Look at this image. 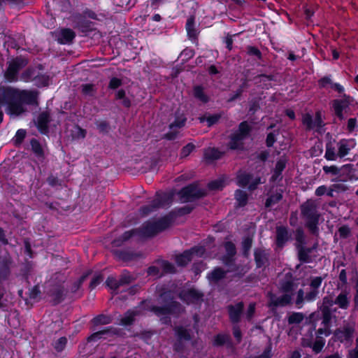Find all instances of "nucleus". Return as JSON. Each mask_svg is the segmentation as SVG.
Here are the masks:
<instances>
[{
	"mask_svg": "<svg viewBox=\"0 0 358 358\" xmlns=\"http://www.w3.org/2000/svg\"><path fill=\"white\" fill-rule=\"evenodd\" d=\"M317 83L320 89L327 88L329 85L331 90L338 94L337 98L331 101L330 107L336 118L341 122L345 120V115L349 114L350 106H354L355 98L345 93L343 85L339 83H334L331 75L323 76L318 80Z\"/></svg>",
	"mask_w": 358,
	"mask_h": 358,
	"instance_id": "1",
	"label": "nucleus"
},
{
	"mask_svg": "<svg viewBox=\"0 0 358 358\" xmlns=\"http://www.w3.org/2000/svg\"><path fill=\"white\" fill-rule=\"evenodd\" d=\"M163 306H150V310L156 316L161 317L160 322L165 325H170L171 324V318L169 315H178L182 312L181 304L174 300V297L170 292H163L160 294Z\"/></svg>",
	"mask_w": 358,
	"mask_h": 358,
	"instance_id": "2",
	"label": "nucleus"
},
{
	"mask_svg": "<svg viewBox=\"0 0 358 358\" xmlns=\"http://www.w3.org/2000/svg\"><path fill=\"white\" fill-rule=\"evenodd\" d=\"M301 216L305 220V226L311 234L318 236L320 213L317 210L315 201L310 199L302 203L300 206Z\"/></svg>",
	"mask_w": 358,
	"mask_h": 358,
	"instance_id": "3",
	"label": "nucleus"
},
{
	"mask_svg": "<svg viewBox=\"0 0 358 358\" xmlns=\"http://www.w3.org/2000/svg\"><path fill=\"white\" fill-rule=\"evenodd\" d=\"M173 217V212H171L157 220L145 222L141 227L138 228L139 236L145 238L155 237L171 225Z\"/></svg>",
	"mask_w": 358,
	"mask_h": 358,
	"instance_id": "4",
	"label": "nucleus"
},
{
	"mask_svg": "<svg viewBox=\"0 0 358 358\" xmlns=\"http://www.w3.org/2000/svg\"><path fill=\"white\" fill-rule=\"evenodd\" d=\"M252 127L247 121L241 122L237 130L229 136L228 147L231 150H243L244 148L243 141L247 139L252 131Z\"/></svg>",
	"mask_w": 358,
	"mask_h": 358,
	"instance_id": "5",
	"label": "nucleus"
},
{
	"mask_svg": "<svg viewBox=\"0 0 358 358\" xmlns=\"http://www.w3.org/2000/svg\"><path fill=\"white\" fill-rule=\"evenodd\" d=\"M13 266V260L9 253L0 255V309L4 307L2 302L5 294L3 282L10 279Z\"/></svg>",
	"mask_w": 358,
	"mask_h": 358,
	"instance_id": "6",
	"label": "nucleus"
},
{
	"mask_svg": "<svg viewBox=\"0 0 358 358\" xmlns=\"http://www.w3.org/2000/svg\"><path fill=\"white\" fill-rule=\"evenodd\" d=\"M177 194L181 203H188L203 198L207 192L206 189L199 188L197 182H192L182 187Z\"/></svg>",
	"mask_w": 358,
	"mask_h": 358,
	"instance_id": "7",
	"label": "nucleus"
},
{
	"mask_svg": "<svg viewBox=\"0 0 358 358\" xmlns=\"http://www.w3.org/2000/svg\"><path fill=\"white\" fill-rule=\"evenodd\" d=\"M28 63V59L22 56L16 57L8 62V66L4 72L5 79L10 83L16 82L20 71L24 68Z\"/></svg>",
	"mask_w": 358,
	"mask_h": 358,
	"instance_id": "8",
	"label": "nucleus"
},
{
	"mask_svg": "<svg viewBox=\"0 0 358 358\" xmlns=\"http://www.w3.org/2000/svg\"><path fill=\"white\" fill-rule=\"evenodd\" d=\"M179 298L186 304H197L203 300L204 294L202 292L192 287L181 291L178 294Z\"/></svg>",
	"mask_w": 358,
	"mask_h": 358,
	"instance_id": "9",
	"label": "nucleus"
},
{
	"mask_svg": "<svg viewBox=\"0 0 358 358\" xmlns=\"http://www.w3.org/2000/svg\"><path fill=\"white\" fill-rule=\"evenodd\" d=\"M223 247L225 253L221 257L220 260L224 266L231 267L236 262L237 253L236 245L232 241H229L223 243Z\"/></svg>",
	"mask_w": 358,
	"mask_h": 358,
	"instance_id": "10",
	"label": "nucleus"
},
{
	"mask_svg": "<svg viewBox=\"0 0 358 358\" xmlns=\"http://www.w3.org/2000/svg\"><path fill=\"white\" fill-rule=\"evenodd\" d=\"M68 290L62 285H55L49 290V296L51 298L50 303L52 306H57L64 301L65 299H72L69 296Z\"/></svg>",
	"mask_w": 358,
	"mask_h": 358,
	"instance_id": "11",
	"label": "nucleus"
},
{
	"mask_svg": "<svg viewBox=\"0 0 358 358\" xmlns=\"http://www.w3.org/2000/svg\"><path fill=\"white\" fill-rule=\"evenodd\" d=\"M292 239V234L287 227L277 226L275 228V244L277 249L282 250Z\"/></svg>",
	"mask_w": 358,
	"mask_h": 358,
	"instance_id": "12",
	"label": "nucleus"
},
{
	"mask_svg": "<svg viewBox=\"0 0 358 358\" xmlns=\"http://www.w3.org/2000/svg\"><path fill=\"white\" fill-rule=\"evenodd\" d=\"M39 93L36 90H20L18 101L22 104L38 106Z\"/></svg>",
	"mask_w": 358,
	"mask_h": 358,
	"instance_id": "13",
	"label": "nucleus"
},
{
	"mask_svg": "<svg viewBox=\"0 0 358 358\" xmlns=\"http://www.w3.org/2000/svg\"><path fill=\"white\" fill-rule=\"evenodd\" d=\"M185 29L188 39L192 43L198 45L200 31L196 28V17L194 15H191L187 17Z\"/></svg>",
	"mask_w": 358,
	"mask_h": 358,
	"instance_id": "14",
	"label": "nucleus"
},
{
	"mask_svg": "<svg viewBox=\"0 0 358 358\" xmlns=\"http://www.w3.org/2000/svg\"><path fill=\"white\" fill-rule=\"evenodd\" d=\"M229 321L233 324H238L244 310V303L239 301L234 305L230 304L227 306Z\"/></svg>",
	"mask_w": 358,
	"mask_h": 358,
	"instance_id": "15",
	"label": "nucleus"
},
{
	"mask_svg": "<svg viewBox=\"0 0 358 358\" xmlns=\"http://www.w3.org/2000/svg\"><path fill=\"white\" fill-rule=\"evenodd\" d=\"M112 253L116 259L123 262H129L141 257L140 252H136L129 249H115Z\"/></svg>",
	"mask_w": 358,
	"mask_h": 358,
	"instance_id": "16",
	"label": "nucleus"
},
{
	"mask_svg": "<svg viewBox=\"0 0 358 358\" xmlns=\"http://www.w3.org/2000/svg\"><path fill=\"white\" fill-rule=\"evenodd\" d=\"M51 122V117L48 111H43L38 115L35 125L38 131L44 135L49 132V124Z\"/></svg>",
	"mask_w": 358,
	"mask_h": 358,
	"instance_id": "17",
	"label": "nucleus"
},
{
	"mask_svg": "<svg viewBox=\"0 0 358 358\" xmlns=\"http://www.w3.org/2000/svg\"><path fill=\"white\" fill-rule=\"evenodd\" d=\"M292 294H283L280 296L271 293L269 295L268 306L270 308L285 307L292 303Z\"/></svg>",
	"mask_w": 358,
	"mask_h": 358,
	"instance_id": "18",
	"label": "nucleus"
},
{
	"mask_svg": "<svg viewBox=\"0 0 358 358\" xmlns=\"http://www.w3.org/2000/svg\"><path fill=\"white\" fill-rule=\"evenodd\" d=\"M20 90L11 87L3 88L0 94V103H7L9 105L13 101H18Z\"/></svg>",
	"mask_w": 358,
	"mask_h": 358,
	"instance_id": "19",
	"label": "nucleus"
},
{
	"mask_svg": "<svg viewBox=\"0 0 358 358\" xmlns=\"http://www.w3.org/2000/svg\"><path fill=\"white\" fill-rule=\"evenodd\" d=\"M254 259L257 268H265L269 265V254L264 249L256 248L254 251Z\"/></svg>",
	"mask_w": 358,
	"mask_h": 358,
	"instance_id": "20",
	"label": "nucleus"
},
{
	"mask_svg": "<svg viewBox=\"0 0 358 358\" xmlns=\"http://www.w3.org/2000/svg\"><path fill=\"white\" fill-rule=\"evenodd\" d=\"M173 199V193L166 192H157L154 199L152 201L155 208L157 209L163 208L166 206H169Z\"/></svg>",
	"mask_w": 358,
	"mask_h": 358,
	"instance_id": "21",
	"label": "nucleus"
},
{
	"mask_svg": "<svg viewBox=\"0 0 358 358\" xmlns=\"http://www.w3.org/2000/svg\"><path fill=\"white\" fill-rule=\"evenodd\" d=\"M141 315V310L134 308L127 310L120 320L119 324L123 327L132 325L136 321V317Z\"/></svg>",
	"mask_w": 358,
	"mask_h": 358,
	"instance_id": "22",
	"label": "nucleus"
},
{
	"mask_svg": "<svg viewBox=\"0 0 358 358\" xmlns=\"http://www.w3.org/2000/svg\"><path fill=\"white\" fill-rule=\"evenodd\" d=\"M354 141L352 138H342L336 143L338 148L337 155L339 158H343L349 154L352 147L351 143H353Z\"/></svg>",
	"mask_w": 358,
	"mask_h": 358,
	"instance_id": "23",
	"label": "nucleus"
},
{
	"mask_svg": "<svg viewBox=\"0 0 358 358\" xmlns=\"http://www.w3.org/2000/svg\"><path fill=\"white\" fill-rule=\"evenodd\" d=\"M134 236H139L138 228L132 229L131 230L124 231L121 236L115 238L113 241L112 244L115 247H120L125 242L128 241L130 238H131Z\"/></svg>",
	"mask_w": 358,
	"mask_h": 358,
	"instance_id": "24",
	"label": "nucleus"
},
{
	"mask_svg": "<svg viewBox=\"0 0 358 358\" xmlns=\"http://www.w3.org/2000/svg\"><path fill=\"white\" fill-rule=\"evenodd\" d=\"M92 273L91 271H87L76 281H74L70 287V292L71 294L77 295V298H80L83 296L82 292H79L83 282L86 280L88 276Z\"/></svg>",
	"mask_w": 358,
	"mask_h": 358,
	"instance_id": "25",
	"label": "nucleus"
},
{
	"mask_svg": "<svg viewBox=\"0 0 358 358\" xmlns=\"http://www.w3.org/2000/svg\"><path fill=\"white\" fill-rule=\"evenodd\" d=\"M76 33L69 28H63L61 29L57 37V41L59 44H70L76 38Z\"/></svg>",
	"mask_w": 358,
	"mask_h": 358,
	"instance_id": "26",
	"label": "nucleus"
},
{
	"mask_svg": "<svg viewBox=\"0 0 358 358\" xmlns=\"http://www.w3.org/2000/svg\"><path fill=\"white\" fill-rule=\"evenodd\" d=\"M174 331L175 336L176 339L184 341H190L192 339V336L191 335V330L187 329L186 327L178 325L176 326L173 329Z\"/></svg>",
	"mask_w": 358,
	"mask_h": 358,
	"instance_id": "27",
	"label": "nucleus"
},
{
	"mask_svg": "<svg viewBox=\"0 0 358 358\" xmlns=\"http://www.w3.org/2000/svg\"><path fill=\"white\" fill-rule=\"evenodd\" d=\"M294 239L295 243H294V245L297 252L301 248L305 247L307 243L305 232L302 227H299L295 229Z\"/></svg>",
	"mask_w": 358,
	"mask_h": 358,
	"instance_id": "28",
	"label": "nucleus"
},
{
	"mask_svg": "<svg viewBox=\"0 0 358 358\" xmlns=\"http://www.w3.org/2000/svg\"><path fill=\"white\" fill-rule=\"evenodd\" d=\"M225 155V152L220 151L217 148H208L204 150L203 158L208 162H213L221 159Z\"/></svg>",
	"mask_w": 358,
	"mask_h": 358,
	"instance_id": "29",
	"label": "nucleus"
},
{
	"mask_svg": "<svg viewBox=\"0 0 358 358\" xmlns=\"http://www.w3.org/2000/svg\"><path fill=\"white\" fill-rule=\"evenodd\" d=\"M192 93L194 99L203 104L208 103L210 100V96L205 92L204 87L201 85H194Z\"/></svg>",
	"mask_w": 358,
	"mask_h": 358,
	"instance_id": "30",
	"label": "nucleus"
},
{
	"mask_svg": "<svg viewBox=\"0 0 358 358\" xmlns=\"http://www.w3.org/2000/svg\"><path fill=\"white\" fill-rule=\"evenodd\" d=\"M313 252L310 247H303L296 252L298 260L301 264H309L313 262L310 254Z\"/></svg>",
	"mask_w": 358,
	"mask_h": 358,
	"instance_id": "31",
	"label": "nucleus"
},
{
	"mask_svg": "<svg viewBox=\"0 0 358 358\" xmlns=\"http://www.w3.org/2000/svg\"><path fill=\"white\" fill-rule=\"evenodd\" d=\"M336 142L335 139H331L326 143L324 158L328 161H335L338 157L334 145Z\"/></svg>",
	"mask_w": 358,
	"mask_h": 358,
	"instance_id": "32",
	"label": "nucleus"
},
{
	"mask_svg": "<svg viewBox=\"0 0 358 358\" xmlns=\"http://www.w3.org/2000/svg\"><path fill=\"white\" fill-rule=\"evenodd\" d=\"M191 253L188 250H185L182 253L177 255L175 257L176 264L180 267L186 266L192 260Z\"/></svg>",
	"mask_w": 358,
	"mask_h": 358,
	"instance_id": "33",
	"label": "nucleus"
},
{
	"mask_svg": "<svg viewBox=\"0 0 358 358\" xmlns=\"http://www.w3.org/2000/svg\"><path fill=\"white\" fill-rule=\"evenodd\" d=\"M335 304L341 309L347 310L350 306L348 292L342 291L335 299Z\"/></svg>",
	"mask_w": 358,
	"mask_h": 358,
	"instance_id": "34",
	"label": "nucleus"
},
{
	"mask_svg": "<svg viewBox=\"0 0 358 358\" xmlns=\"http://www.w3.org/2000/svg\"><path fill=\"white\" fill-rule=\"evenodd\" d=\"M30 145L31 148V151L38 159H45V152L43 148H42V145L38 139L34 138H31L30 140Z\"/></svg>",
	"mask_w": 358,
	"mask_h": 358,
	"instance_id": "35",
	"label": "nucleus"
},
{
	"mask_svg": "<svg viewBox=\"0 0 358 358\" xmlns=\"http://www.w3.org/2000/svg\"><path fill=\"white\" fill-rule=\"evenodd\" d=\"M322 314V324L326 327H329L331 323L333 312H336V309L332 310L328 307H319Z\"/></svg>",
	"mask_w": 358,
	"mask_h": 358,
	"instance_id": "36",
	"label": "nucleus"
},
{
	"mask_svg": "<svg viewBox=\"0 0 358 358\" xmlns=\"http://www.w3.org/2000/svg\"><path fill=\"white\" fill-rule=\"evenodd\" d=\"M254 80H255V83H262L263 85V87L266 89H268L271 86V83L269 82L274 81L275 80V76L273 74H258L254 78Z\"/></svg>",
	"mask_w": 358,
	"mask_h": 358,
	"instance_id": "37",
	"label": "nucleus"
},
{
	"mask_svg": "<svg viewBox=\"0 0 358 358\" xmlns=\"http://www.w3.org/2000/svg\"><path fill=\"white\" fill-rule=\"evenodd\" d=\"M227 272L221 267H215L210 273L208 274V278L210 281L217 282L224 279Z\"/></svg>",
	"mask_w": 358,
	"mask_h": 358,
	"instance_id": "38",
	"label": "nucleus"
},
{
	"mask_svg": "<svg viewBox=\"0 0 358 358\" xmlns=\"http://www.w3.org/2000/svg\"><path fill=\"white\" fill-rule=\"evenodd\" d=\"M112 321L113 317L110 315L99 314L91 320V323L94 327H97L99 325H106L110 324Z\"/></svg>",
	"mask_w": 358,
	"mask_h": 358,
	"instance_id": "39",
	"label": "nucleus"
},
{
	"mask_svg": "<svg viewBox=\"0 0 358 358\" xmlns=\"http://www.w3.org/2000/svg\"><path fill=\"white\" fill-rule=\"evenodd\" d=\"M295 285L292 279H285L280 281V291L284 294L293 295Z\"/></svg>",
	"mask_w": 358,
	"mask_h": 358,
	"instance_id": "40",
	"label": "nucleus"
},
{
	"mask_svg": "<svg viewBox=\"0 0 358 358\" xmlns=\"http://www.w3.org/2000/svg\"><path fill=\"white\" fill-rule=\"evenodd\" d=\"M253 239L250 236H244L241 242L242 255L245 258H248L252 246Z\"/></svg>",
	"mask_w": 358,
	"mask_h": 358,
	"instance_id": "41",
	"label": "nucleus"
},
{
	"mask_svg": "<svg viewBox=\"0 0 358 358\" xmlns=\"http://www.w3.org/2000/svg\"><path fill=\"white\" fill-rule=\"evenodd\" d=\"M234 197L238 203V207H244L248 201V194L246 192L241 189H236L234 193Z\"/></svg>",
	"mask_w": 358,
	"mask_h": 358,
	"instance_id": "42",
	"label": "nucleus"
},
{
	"mask_svg": "<svg viewBox=\"0 0 358 358\" xmlns=\"http://www.w3.org/2000/svg\"><path fill=\"white\" fill-rule=\"evenodd\" d=\"M115 99L116 100H120L122 105L124 108H129L131 106V101L126 96V92L124 89H120L116 92Z\"/></svg>",
	"mask_w": 358,
	"mask_h": 358,
	"instance_id": "43",
	"label": "nucleus"
},
{
	"mask_svg": "<svg viewBox=\"0 0 358 358\" xmlns=\"http://www.w3.org/2000/svg\"><path fill=\"white\" fill-rule=\"evenodd\" d=\"M8 108L10 113L15 115H20L26 111V108L19 101H13L8 105Z\"/></svg>",
	"mask_w": 358,
	"mask_h": 358,
	"instance_id": "44",
	"label": "nucleus"
},
{
	"mask_svg": "<svg viewBox=\"0 0 358 358\" xmlns=\"http://www.w3.org/2000/svg\"><path fill=\"white\" fill-rule=\"evenodd\" d=\"M230 337L224 334H217L214 336L213 345L215 347H221L227 343H230Z\"/></svg>",
	"mask_w": 358,
	"mask_h": 358,
	"instance_id": "45",
	"label": "nucleus"
},
{
	"mask_svg": "<svg viewBox=\"0 0 358 358\" xmlns=\"http://www.w3.org/2000/svg\"><path fill=\"white\" fill-rule=\"evenodd\" d=\"M49 80V76L45 74H38L33 79L34 85L39 88L48 86Z\"/></svg>",
	"mask_w": 358,
	"mask_h": 358,
	"instance_id": "46",
	"label": "nucleus"
},
{
	"mask_svg": "<svg viewBox=\"0 0 358 358\" xmlns=\"http://www.w3.org/2000/svg\"><path fill=\"white\" fill-rule=\"evenodd\" d=\"M282 192L272 194L270 196H268V198L266 199L265 207L270 208V207L273 206V205L280 202L282 200Z\"/></svg>",
	"mask_w": 358,
	"mask_h": 358,
	"instance_id": "47",
	"label": "nucleus"
},
{
	"mask_svg": "<svg viewBox=\"0 0 358 358\" xmlns=\"http://www.w3.org/2000/svg\"><path fill=\"white\" fill-rule=\"evenodd\" d=\"M301 122L302 124L306 127V131H310L314 129V120L310 113H306L303 114Z\"/></svg>",
	"mask_w": 358,
	"mask_h": 358,
	"instance_id": "48",
	"label": "nucleus"
},
{
	"mask_svg": "<svg viewBox=\"0 0 358 358\" xmlns=\"http://www.w3.org/2000/svg\"><path fill=\"white\" fill-rule=\"evenodd\" d=\"M111 329H112L111 327H107L104 328L103 330L94 332L87 338V341L88 342L97 341L98 340L101 339L103 335L109 334L110 332Z\"/></svg>",
	"mask_w": 358,
	"mask_h": 358,
	"instance_id": "49",
	"label": "nucleus"
},
{
	"mask_svg": "<svg viewBox=\"0 0 358 358\" xmlns=\"http://www.w3.org/2000/svg\"><path fill=\"white\" fill-rule=\"evenodd\" d=\"M27 135V131L24 129H19L17 130L15 136L13 138V145L15 147H19L23 143Z\"/></svg>",
	"mask_w": 358,
	"mask_h": 358,
	"instance_id": "50",
	"label": "nucleus"
},
{
	"mask_svg": "<svg viewBox=\"0 0 358 358\" xmlns=\"http://www.w3.org/2000/svg\"><path fill=\"white\" fill-rule=\"evenodd\" d=\"M252 179V174L248 173H240L237 176L238 185L245 187L249 186L250 180Z\"/></svg>",
	"mask_w": 358,
	"mask_h": 358,
	"instance_id": "51",
	"label": "nucleus"
},
{
	"mask_svg": "<svg viewBox=\"0 0 358 358\" xmlns=\"http://www.w3.org/2000/svg\"><path fill=\"white\" fill-rule=\"evenodd\" d=\"M67 342L66 337L62 336L52 343V346L57 352H62L65 349Z\"/></svg>",
	"mask_w": 358,
	"mask_h": 358,
	"instance_id": "52",
	"label": "nucleus"
},
{
	"mask_svg": "<svg viewBox=\"0 0 358 358\" xmlns=\"http://www.w3.org/2000/svg\"><path fill=\"white\" fill-rule=\"evenodd\" d=\"M134 280L135 278L131 275H130L128 271L124 270L120 276L119 285L121 286L127 285L132 282Z\"/></svg>",
	"mask_w": 358,
	"mask_h": 358,
	"instance_id": "53",
	"label": "nucleus"
},
{
	"mask_svg": "<svg viewBox=\"0 0 358 358\" xmlns=\"http://www.w3.org/2000/svg\"><path fill=\"white\" fill-rule=\"evenodd\" d=\"M354 329L352 327H346L342 331H338L336 333L337 337L344 338L345 341H350L352 338Z\"/></svg>",
	"mask_w": 358,
	"mask_h": 358,
	"instance_id": "54",
	"label": "nucleus"
},
{
	"mask_svg": "<svg viewBox=\"0 0 358 358\" xmlns=\"http://www.w3.org/2000/svg\"><path fill=\"white\" fill-rule=\"evenodd\" d=\"M157 210L152 201L148 205H144L139 208L138 213L142 217L148 216L151 213Z\"/></svg>",
	"mask_w": 358,
	"mask_h": 358,
	"instance_id": "55",
	"label": "nucleus"
},
{
	"mask_svg": "<svg viewBox=\"0 0 358 358\" xmlns=\"http://www.w3.org/2000/svg\"><path fill=\"white\" fill-rule=\"evenodd\" d=\"M304 319V315L302 313L294 312L292 313L287 319L289 324H300Z\"/></svg>",
	"mask_w": 358,
	"mask_h": 358,
	"instance_id": "56",
	"label": "nucleus"
},
{
	"mask_svg": "<svg viewBox=\"0 0 358 358\" xmlns=\"http://www.w3.org/2000/svg\"><path fill=\"white\" fill-rule=\"evenodd\" d=\"M314 120V129H322L325 126V123L322 118V112L317 110L315 113Z\"/></svg>",
	"mask_w": 358,
	"mask_h": 358,
	"instance_id": "57",
	"label": "nucleus"
},
{
	"mask_svg": "<svg viewBox=\"0 0 358 358\" xmlns=\"http://www.w3.org/2000/svg\"><path fill=\"white\" fill-rule=\"evenodd\" d=\"M95 124L99 131L102 134H108L110 129V124L107 120H97Z\"/></svg>",
	"mask_w": 358,
	"mask_h": 358,
	"instance_id": "58",
	"label": "nucleus"
},
{
	"mask_svg": "<svg viewBox=\"0 0 358 358\" xmlns=\"http://www.w3.org/2000/svg\"><path fill=\"white\" fill-rule=\"evenodd\" d=\"M186 121L187 118L184 116L176 117L174 121L169 125V128L170 130H173L175 128L180 129L185 125Z\"/></svg>",
	"mask_w": 358,
	"mask_h": 358,
	"instance_id": "59",
	"label": "nucleus"
},
{
	"mask_svg": "<svg viewBox=\"0 0 358 358\" xmlns=\"http://www.w3.org/2000/svg\"><path fill=\"white\" fill-rule=\"evenodd\" d=\"M224 187V181L222 179H216L208 183L210 190H221Z\"/></svg>",
	"mask_w": 358,
	"mask_h": 358,
	"instance_id": "60",
	"label": "nucleus"
},
{
	"mask_svg": "<svg viewBox=\"0 0 358 358\" xmlns=\"http://www.w3.org/2000/svg\"><path fill=\"white\" fill-rule=\"evenodd\" d=\"M195 55V51L192 48H185L180 53V57L182 58V61L183 62H187L190 59H192Z\"/></svg>",
	"mask_w": 358,
	"mask_h": 358,
	"instance_id": "61",
	"label": "nucleus"
},
{
	"mask_svg": "<svg viewBox=\"0 0 358 358\" xmlns=\"http://www.w3.org/2000/svg\"><path fill=\"white\" fill-rule=\"evenodd\" d=\"M35 69L33 67H28L21 74V78L24 82H29L34 78Z\"/></svg>",
	"mask_w": 358,
	"mask_h": 358,
	"instance_id": "62",
	"label": "nucleus"
},
{
	"mask_svg": "<svg viewBox=\"0 0 358 358\" xmlns=\"http://www.w3.org/2000/svg\"><path fill=\"white\" fill-rule=\"evenodd\" d=\"M260 99H253L249 103L248 113L253 115L260 109Z\"/></svg>",
	"mask_w": 358,
	"mask_h": 358,
	"instance_id": "63",
	"label": "nucleus"
},
{
	"mask_svg": "<svg viewBox=\"0 0 358 358\" xmlns=\"http://www.w3.org/2000/svg\"><path fill=\"white\" fill-rule=\"evenodd\" d=\"M195 149V145L192 143H189L185 145L180 150V158H185L188 157L192 151Z\"/></svg>",
	"mask_w": 358,
	"mask_h": 358,
	"instance_id": "64",
	"label": "nucleus"
}]
</instances>
